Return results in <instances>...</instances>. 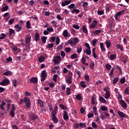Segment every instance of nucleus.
Here are the masks:
<instances>
[{
	"label": "nucleus",
	"mask_w": 129,
	"mask_h": 129,
	"mask_svg": "<svg viewBox=\"0 0 129 129\" xmlns=\"http://www.w3.org/2000/svg\"><path fill=\"white\" fill-rule=\"evenodd\" d=\"M96 50V48L95 47H94L92 49V53H93V56L95 59H96L97 58V55H96V53H95V50Z\"/></svg>",
	"instance_id": "nucleus-28"
},
{
	"label": "nucleus",
	"mask_w": 129,
	"mask_h": 129,
	"mask_svg": "<svg viewBox=\"0 0 129 129\" xmlns=\"http://www.w3.org/2000/svg\"><path fill=\"white\" fill-rule=\"evenodd\" d=\"M66 82L68 84H72V80H71L70 79H67Z\"/></svg>",
	"instance_id": "nucleus-60"
},
{
	"label": "nucleus",
	"mask_w": 129,
	"mask_h": 129,
	"mask_svg": "<svg viewBox=\"0 0 129 129\" xmlns=\"http://www.w3.org/2000/svg\"><path fill=\"white\" fill-rule=\"evenodd\" d=\"M101 32H102L101 30H96L94 31H91V34H94V35H98V34L101 33Z\"/></svg>",
	"instance_id": "nucleus-18"
},
{
	"label": "nucleus",
	"mask_w": 129,
	"mask_h": 129,
	"mask_svg": "<svg viewBox=\"0 0 129 129\" xmlns=\"http://www.w3.org/2000/svg\"><path fill=\"white\" fill-rule=\"evenodd\" d=\"M76 99H78V100H81L82 99V97H81V94H78L76 96Z\"/></svg>",
	"instance_id": "nucleus-53"
},
{
	"label": "nucleus",
	"mask_w": 129,
	"mask_h": 129,
	"mask_svg": "<svg viewBox=\"0 0 129 129\" xmlns=\"http://www.w3.org/2000/svg\"><path fill=\"white\" fill-rule=\"evenodd\" d=\"M105 67L107 70H110L111 69V65L109 64H106Z\"/></svg>",
	"instance_id": "nucleus-51"
},
{
	"label": "nucleus",
	"mask_w": 129,
	"mask_h": 129,
	"mask_svg": "<svg viewBox=\"0 0 129 129\" xmlns=\"http://www.w3.org/2000/svg\"><path fill=\"white\" fill-rule=\"evenodd\" d=\"M79 42V39L77 37L74 38H71L69 40L67 44V45H70V46H76L77 44Z\"/></svg>",
	"instance_id": "nucleus-1"
},
{
	"label": "nucleus",
	"mask_w": 129,
	"mask_h": 129,
	"mask_svg": "<svg viewBox=\"0 0 129 129\" xmlns=\"http://www.w3.org/2000/svg\"><path fill=\"white\" fill-rule=\"evenodd\" d=\"M120 104L121 106H122V108H127V105L126 104V103L124 102V100H121L120 101Z\"/></svg>",
	"instance_id": "nucleus-11"
},
{
	"label": "nucleus",
	"mask_w": 129,
	"mask_h": 129,
	"mask_svg": "<svg viewBox=\"0 0 129 129\" xmlns=\"http://www.w3.org/2000/svg\"><path fill=\"white\" fill-rule=\"evenodd\" d=\"M97 42V39H95L93 40H92V45H93V46L95 47V45L96 44Z\"/></svg>",
	"instance_id": "nucleus-62"
},
{
	"label": "nucleus",
	"mask_w": 129,
	"mask_h": 129,
	"mask_svg": "<svg viewBox=\"0 0 129 129\" xmlns=\"http://www.w3.org/2000/svg\"><path fill=\"white\" fill-rule=\"evenodd\" d=\"M64 51L66 53H70V52H71V48L69 47H66Z\"/></svg>",
	"instance_id": "nucleus-55"
},
{
	"label": "nucleus",
	"mask_w": 129,
	"mask_h": 129,
	"mask_svg": "<svg viewBox=\"0 0 129 129\" xmlns=\"http://www.w3.org/2000/svg\"><path fill=\"white\" fill-rule=\"evenodd\" d=\"M53 47H54V43H49L48 44H47L46 48L47 49H51V48H53Z\"/></svg>",
	"instance_id": "nucleus-37"
},
{
	"label": "nucleus",
	"mask_w": 129,
	"mask_h": 129,
	"mask_svg": "<svg viewBox=\"0 0 129 129\" xmlns=\"http://www.w3.org/2000/svg\"><path fill=\"white\" fill-rule=\"evenodd\" d=\"M109 97H110V92H106L104 98L106 99H108V98H109Z\"/></svg>",
	"instance_id": "nucleus-31"
},
{
	"label": "nucleus",
	"mask_w": 129,
	"mask_h": 129,
	"mask_svg": "<svg viewBox=\"0 0 129 129\" xmlns=\"http://www.w3.org/2000/svg\"><path fill=\"white\" fill-rule=\"evenodd\" d=\"M117 114H118L119 116L120 117H122V118H128V115L125 114L123 112H121L120 111H118L117 112Z\"/></svg>",
	"instance_id": "nucleus-8"
},
{
	"label": "nucleus",
	"mask_w": 129,
	"mask_h": 129,
	"mask_svg": "<svg viewBox=\"0 0 129 129\" xmlns=\"http://www.w3.org/2000/svg\"><path fill=\"white\" fill-rule=\"evenodd\" d=\"M59 107H60V108H61V109L66 110V109H67V107L65 106L64 105L60 104H59Z\"/></svg>",
	"instance_id": "nucleus-45"
},
{
	"label": "nucleus",
	"mask_w": 129,
	"mask_h": 129,
	"mask_svg": "<svg viewBox=\"0 0 129 129\" xmlns=\"http://www.w3.org/2000/svg\"><path fill=\"white\" fill-rule=\"evenodd\" d=\"M10 84V80L9 79H6L3 80V81L0 82V85L2 86H6L7 85H9Z\"/></svg>",
	"instance_id": "nucleus-4"
},
{
	"label": "nucleus",
	"mask_w": 129,
	"mask_h": 129,
	"mask_svg": "<svg viewBox=\"0 0 129 129\" xmlns=\"http://www.w3.org/2000/svg\"><path fill=\"white\" fill-rule=\"evenodd\" d=\"M99 100L101 103H106V102H107L105 99H104V98H103L102 96L99 97Z\"/></svg>",
	"instance_id": "nucleus-23"
},
{
	"label": "nucleus",
	"mask_w": 129,
	"mask_h": 129,
	"mask_svg": "<svg viewBox=\"0 0 129 129\" xmlns=\"http://www.w3.org/2000/svg\"><path fill=\"white\" fill-rule=\"evenodd\" d=\"M15 28H17V32H20V31H22V26H20L19 24L15 25Z\"/></svg>",
	"instance_id": "nucleus-29"
},
{
	"label": "nucleus",
	"mask_w": 129,
	"mask_h": 129,
	"mask_svg": "<svg viewBox=\"0 0 129 129\" xmlns=\"http://www.w3.org/2000/svg\"><path fill=\"white\" fill-rule=\"evenodd\" d=\"M38 103L39 104V106H40V107H41V108H43V107H44V101H43L41 99H38Z\"/></svg>",
	"instance_id": "nucleus-20"
},
{
	"label": "nucleus",
	"mask_w": 129,
	"mask_h": 129,
	"mask_svg": "<svg viewBox=\"0 0 129 129\" xmlns=\"http://www.w3.org/2000/svg\"><path fill=\"white\" fill-rule=\"evenodd\" d=\"M96 97H95V94H94V96H92L91 97V103L94 105L95 104H97V103H96Z\"/></svg>",
	"instance_id": "nucleus-15"
},
{
	"label": "nucleus",
	"mask_w": 129,
	"mask_h": 129,
	"mask_svg": "<svg viewBox=\"0 0 129 129\" xmlns=\"http://www.w3.org/2000/svg\"><path fill=\"white\" fill-rule=\"evenodd\" d=\"M51 114L52 115V121H53L54 123H55V124L56 123H58V118H57V117L56 116L57 113L54 112L53 113H51Z\"/></svg>",
	"instance_id": "nucleus-3"
},
{
	"label": "nucleus",
	"mask_w": 129,
	"mask_h": 129,
	"mask_svg": "<svg viewBox=\"0 0 129 129\" xmlns=\"http://www.w3.org/2000/svg\"><path fill=\"white\" fill-rule=\"evenodd\" d=\"M61 56H56L54 57L53 62L54 64L56 65H59L60 64V60H61Z\"/></svg>",
	"instance_id": "nucleus-5"
},
{
	"label": "nucleus",
	"mask_w": 129,
	"mask_h": 129,
	"mask_svg": "<svg viewBox=\"0 0 129 129\" xmlns=\"http://www.w3.org/2000/svg\"><path fill=\"white\" fill-rule=\"evenodd\" d=\"M86 50H84V53H86V55L90 56L91 55V50L90 49H85Z\"/></svg>",
	"instance_id": "nucleus-17"
},
{
	"label": "nucleus",
	"mask_w": 129,
	"mask_h": 129,
	"mask_svg": "<svg viewBox=\"0 0 129 129\" xmlns=\"http://www.w3.org/2000/svg\"><path fill=\"white\" fill-rule=\"evenodd\" d=\"M10 115L12 117H15V111L11 110L10 111Z\"/></svg>",
	"instance_id": "nucleus-58"
},
{
	"label": "nucleus",
	"mask_w": 129,
	"mask_h": 129,
	"mask_svg": "<svg viewBox=\"0 0 129 129\" xmlns=\"http://www.w3.org/2000/svg\"><path fill=\"white\" fill-rule=\"evenodd\" d=\"M15 21V18H13V19H11L10 20H9V25H13V23Z\"/></svg>",
	"instance_id": "nucleus-59"
},
{
	"label": "nucleus",
	"mask_w": 129,
	"mask_h": 129,
	"mask_svg": "<svg viewBox=\"0 0 129 129\" xmlns=\"http://www.w3.org/2000/svg\"><path fill=\"white\" fill-rule=\"evenodd\" d=\"M124 13V10H123L121 11H119V12H117L114 15V18L116 21H118V17H120L121 15H123Z\"/></svg>",
	"instance_id": "nucleus-7"
},
{
	"label": "nucleus",
	"mask_w": 129,
	"mask_h": 129,
	"mask_svg": "<svg viewBox=\"0 0 129 129\" xmlns=\"http://www.w3.org/2000/svg\"><path fill=\"white\" fill-rule=\"evenodd\" d=\"M89 65L90 69H91V70H93V69H94V67L95 66L94 62H91Z\"/></svg>",
	"instance_id": "nucleus-34"
},
{
	"label": "nucleus",
	"mask_w": 129,
	"mask_h": 129,
	"mask_svg": "<svg viewBox=\"0 0 129 129\" xmlns=\"http://www.w3.org/2000/svg\"><path fill=\"white\" fill-rule=\"evenodd\" d=\"M46 40H47V37L43 36L42 37H41V41L43 44H45V43H46Z\"/></svg>",
	"instance_id": "nucleus-39"
},
{
	"label": "nucleus",
	"mask_w": 129,
	"mask_h": 129,
	"mask_svg": "<svg viewBox=\"0 0 129 129\" xmlns=\"http://www.w3.org/2000/svg\"><path fill=\"white\" fill-rule=\"evenodd\" d=\"M109 59L110 60H114V59H116V54H111Z\"/></svg>",
	"instance_id": "nucleus-35"
},
{
	"label": "nucleus",
	"mask_w": 129,
	"mask_h": 129,
	"mask_svg": "<svg viewBox=\"0 0 129 129\" xmlns=\"http://www.w3.org/2000/svg\"><path fill=\"white\" fill-rule=\"evenodd\" d=\"M100 48L101 49V51L102 52H105L106 50L105 49V48H104V44H103V42H101L100 43Z\"/></svg>",
	"instance_id": "nucleus-22"
},
{
	"label": "nucleus",
	"mask_w": 129,
	"mask_h": 129,
	"mask_svg": "<svg viewBox=\"0 0 129 129\" xmlns=\"http://www.w3.org/2000/svg\"><path fill=\"white\" fill-rule=\"evenodd\" d=\"M72 1H62L61 3V6L62 7H65L66 6H68V5H70Z\"/></svg>",
	"instance_id": "nucleus-13"
},
{
	"label": "nucleus",
	"mask_w": 129,
	"mask_h": 129,
	"mask_svg": "<svg viewBox=\"0 0 129 129\" xmlns=\"http://www.w3.org/2000/svg\"><path fill=\"white\" fill-rule=\"evenodd\" d=\"M125 82V78H122L120 80V83L121 84H124Z\"/></svg>",
	"instance_id": "nucleus-50"
},
{
	"label": "nucleus",
	"mask_w": 129,
	"mask_h": 129,
	"mask_svg": "<svg viewBox=\"0 0 129 129\" xmlns=\"http://www.w3.org/2000/svg\"><path fill=\"white\" fill-rule=\"evenodd\" d=\"M41 78V82H44V81L46 80L47 78V72L46 70H44L42 72Z\"/></svg>",
	"instance_id": "nucleus-2"
},
{
	"label": "nucleus",
	"mask_w": 129,
	"mask_h": 129,
	"mask_svg": "<svg viewBox=\"0 0 129 129\" xmlns=\"http://www.w3.org/2000/svg\"><path fill=\"white\" fill-rule=\"evenodd\" d=\"M12 34H15V30L10 28L9 29V36H12Z\"/></svg>",
	"instance_id": "nucleus-43"
},
{
	"label": "nucleus",
	"mask_w": 129,
	"mask_h": 129,
	"mask_svg": "<svg viewBox=\"0 0 129 129\" xmlns=\"http://www.w3.org/2000/svg\"><path fill=\"white\" fill-rule=\"evenodd\" d=\"M51 23L53 24V25L54 26V27H59V26L57 25V24H58V23H57V22H56L55 21H52L51 22Z\"/></svg>",
	"instance_id": "nucleus-63"
},
{
	"label": "nucleus",
	"mask_w": 129,
	"mask_h": 129,
	"mask_svg": "<svg viewBox=\"0 0 129 129\" xmlns=\"http://www.w3.org/2000/svg\"><path fill=\"white\" fill-rule=\"evenodd\" d=\"M45 56H41L38 58V61L40 63H42V62H44L45 61Z\"/></svg>",
	"instance_id": "nucleus-27"
},
{
	"label": "nucleus",
	"mask_w": 129,
	"mask_h": 129,
	"mask_svg": "<svg viewBox=\"0 0 129 129\" xmlns=\"http://www.w3.org/2000/svg\"><path fill=\"white\" fill-rule=\"evenodd\" d=\"M26 28L27 29H31V23L29 21L26 23Z\"/></svg>",
	"instance_id": "nucleus-49"
},
{
	"label": "nucleus",
	"mask_w": 129,
	"mask_h": 129,
	"mask_svg": "<svg viewBox=\"0 0 129 129\" xmlns=\"http://www.w3.org/2000/svg\"><path fill=\"white\" fill-rule=\"evenodd\" d=\"M92 126L93 127V128H97L98 126L96 124V123L95 122H93L92 123Z\"/></svg>",
	"instance_id": "nucleus-57"
},
{
	"label": "nucleus",
	"mask_w": 129,
	"mask_h": 129,
	"mask_svg": "<svg viewBox=\"0 0 129 129\" xmlns=\"http://www.w3.org/2000/svg\"><path fill=\"white\" fill-rule=\"evenodd\" d=\"M9 10V6H6L5 7H3L2 9V12H7Z\"/></svg>",
	"instance_id": "nucleus-41"
},
{
	"label": "nucleus",
	"mask_w": 129,
	"mask_h": 129,
	"mask_svg": "<svg viewBox=\"0 0 129 129\" xmlns=\"http://www.w3.org/2000/svg\"><path fill=\"white\" fill-rule=\"evenodd\" d=\"M82 30L83 31V33H84V34H86V35H88V30H87V28L85 26H83Z\"/></svg>",
	"instance_id": "nucleus-24"
},
{
	"label": "nucleus",
	"mask_w": 129,
	"mask_h": 129,
	"mask_svg": "<svg viewBox=\"0 0 129 129\" xmlns=\"http://www.w3.org/2000/svg\"><path fill=\"white\" fill-rule=\"evenodd\" d=\"M106 46L107 49H109V47H110L111 43L108 40H106L105 41Z\"/></svg>",
	"instance_id": "nucleus-33"
},
{
	"label": "nucleus",
	"mask_w": 129,
	"mask_h": 129,
	"mask_svg": "<svg viewBox=\"0 0 129 129\" xmlns=\"http://www.w3.org/2000/svg\"><path fill=\"white\" fill-rule=\"evenodd\" d=\"M7 103L5 102V101H2V103L0 105V108L2 109V110H5V105H6Z\"/></svg>",
	"instance_id": "nucleus-21"
},
{
	"label": "nucleus",
	"mask_w": 129,
	"mask_h": 129,
	"mask_svg": "<svg viewBox=\"0 0 129 129\" xmlns=\"http://www.w3.org/2000/svg\"><path fill=\"white\" fill-rule=\"evenodd\" d=\"M129 87H127L125 89V90L124 91L125 94H126L127 95H129Z\"/></svg>",
	"instance_id": "nucleus-47"
},
{
	"label": "nucleus",
	"mask_w": 129,
	"mask_h": 129,
	"mask_svg": "<svg viewBox=\"0 0 129 129\" xmlns=\"http://www.w3.org/2000/svg\"><path fill=\"white\" fill-rule=\"evenodd\" d=\"M56 45H59L60 43V38H59V36H57L56 38Z\"/></svg>",
	"instance_id": "nucleus-48"
},
{
	"label": "nucleus",
	"mask_w": 129,
	"mask_h": 129,
	"mask_svg": "<svg viewBox=\"0 0 129 129\" xmlns=\"http://www.w3.org/2000/svg\"><path fill=\"white\" fill-rule=\"evenodd\" d=\"M80 85L82 87H83V88H85V87H86L85 83L83 81L81 82Z\"/></svg>",
	"instance_id": "nucleus-56"
},
{
	"label": "nucleus",
	"mask_w": 129,
	"mask_h": 129,
	"mask_svg": "<svg viewBox=\"0 0 129 129\" xmlns=\"http://www.w3.org/2000/svg\"><path fill=\"white\" fill-rule=\"evenodd\" d=\"M66 94L67 95H70L71 94V89L70 88H66Z\"/></svg>",
	"instance_id": "nucleus-32"
},
{
	"label": "nucleus",
	"mask_w": 129,
	"mask_h": 129,
	"mask_svg": "<svg viewBox=\"0 0 129 129\" xmlns=\"http://www.w3.org/2000/svg\"><path fill=\"white\" fill-rule=\"evenodd\" d=\"M97 26V21L96 20H94L92 24L90 26V28H91V29H94V28H96Z\"/></svg>",
	"instance_id": "nucleus-14"
},
{
	"label": "nucleus",
	"mask_w": 129,
	"mask_h": 129,
	"mask_svg": "<svg viewBox=\"0 0 129 129\" xmlns=\"http://www.w3.org/2000/svg\"><path fill=\"white\" fill-rule=\"evenodd\" d=\"M108 111H107V112H104L105 116L102 114V113H101L100 114V118H101V119L103 120V119H105V116H106V117H109V113H108Z\"/></svg>",
	"instance_id": "nucleus-10"
},
{
	"label": "nucleus",
	"mask_w": 129,
	"mask_h": 129,
	"mask_svg": "<svg viewBox=\"0 0 129 129\" xmlns=\"http://www.w3.org/2000/svg\"><path fill=\"white\" fill-rule=\"evenodd\" d=\"M38 82V78L36 77L33 78V83H37Z\"/></svg>",
	"instance_id": "nucleus-64"
},
{
	"label": "nucleus",
	"mask_w": 129,
	"mask_h": 129,
	"mask_svg": "<svg viewBox=\"0 0 129 129\" xmlns=\"http://www.w3.org/2000/svg\"><path fill=\"white\" fill-rule=\"evenodd\" d=\"M101 109L103 111H108L107 107H105V106H102Z\"/></svg>",
	"instance_id": "nucleus-44"
},
{
	"label": "nucleus",
	"mask_w": 129,
	"mask_h": 129,
	"mask_svg": "<svg viewBox=\"0 0 129 129\" xmlns=\"http://www.w3.org/2000/svg\"><path fill=\"white\" fill-rule=\"evenodd\" d=\"M13 73L11 71H6L5 73H3V75L5 76H9V75H12Z\"/></svg>",
	"instance_id": "nucleus-26"
},
{
	"label": "nucleus",
	"mask_w": 129,
	"mask_h": 129,
	"mask_svg": "<svg viewBox=\"0 0 129 129\" xmlns=\"http://www.w3.org/2000/svg\"><path fill=\"white\" fill-rule=\"evenodd\" d=\"M31 38L32 36H31V35L30 34H27L25 38L26 44H30V43H31Z\"/></svg>",
	"instance_id": "nucleus-9"
},
{
	"label": "nucleus",
	"mask_w": 129,
	"mask_h": 129,
	"mask_svg": "<svg viewBox=\"0 0 129 129\" xmlns=\"http://www.w3.org/2000/svg\"><path fill=\"white\" fill-rule=\"evenodd\" d=\"M58 77V75L55 74L53 75V80L54 82H57V78Z\"/></svg>",
	"instance_id": "nucleus-54"
},
{
	"label": "nucleus",
	"mask_w": 129,
	"mask_h": 129,
	"mask_svg": "<svg viewBox=\"0 0 129 129\" xmlns=\"http://www.w3.org/2000/svg\"><path fill=\"white\" fill-rule=\"evenodd\" d=\"M77 51L78 54H80L81 52H82V47H79L77 48Z\"/></svg>",
	"instance_id": "nucleus-40"
},
{
	"label": "nucleus",
	"mask_w": 129,
	"mask_h": 129,
	"mask_svg": "<svg viewBox=\"0 0 129 129\" xmlns=\"http://www.w3.org/2000/svg\"><path fill=\"white\" fill-rule=\"evenodd\" d=\"M76 7L74 8L73 10L72 11V14H79L80 13V11L78 9H75Z\"/></svg>",
	"instance_id": "nucleus-30"
},
{
	"label": "nucleus",
	"mask_w": 129,
	"mask_h": 129,
	"mask_svg": "<svg viewBox=\"0 0 129 129\" xmlns=\"http://www.w3.org/2000/svg\"><path fill=\"white\" fill-rule=\"evenodd\" d=\"M85 78L86 81H89V80L90 79L89 78V75H88V74L86 75H85Z\"/></svg>",
	"instance_id": "nucleus-61"
},
{
	"label": "nucleus",
	"mask_w": 129,
	"mask_h": 129,
	"mask_svg": "<svg viewBox=\"0 0 129 129\" xmlns=\"http://www.w3.org/2000/svg\"><path fill=\"white\" fill-rule=\"evenodd\" d=\"M13 84L14 87H17V85L18 84V81H17V80H14L13 81Z\"/></svg>",
	"instance_id": "nucleus-52"
},
{
	"label": "nucleus",
	"mask_w": 129,
	"mask_h": 129,
	"mask_svg": "<svg viewBox=\"0 0 129 129\" xmlns=\"http://www.w3.org/2000/svg\"><path fill=\"white\" fill-rule=\"evenodd\" d=\"M69 35L70 36V34H69L68 33V30H64L63 31V33H62V36H63V37L64 38H68V37H69Z\"/></svg>",
	"instance_id": "nucleus-16"
},
{
	"label": "nucleus",
	"mask_w": 129,
	"mask_h": 129,
	"mask_svg": "<svg viewBox=\"0 0 129 129\" xmlns=\"http://www.w3.org/2000/svg\"><path fill=\"white\" fill-rule=\"evenodd\" d=\"M75 73H76V74H77L79 76V78H81V72H80V71L79 70H77L75 71Z\"/></svg>",
	"instance_id": "nucleus-42"
},
{
	"label": "nucleus",
	"mask_w": 129,
	"mask_h": 129,
	"mask_svg": "<svg viewBox=\"0 0 129 129\" xmlns=\"http://www.w3.org/2000/svg\"><path fill=\"white\" fill-rule=\"evenodd\" d=\"M63 118L64 120H68L69 119V116H68V112L67 111L64 110Z\"/></svg>",
	"instance_id": "nucleus-12"
},
{
	"label": "nucleus",
	"mask_w": 129,
	"mask_h": 129,
	"mask_svg": "<svg viewBox=\"0 0 129 129\" xmlns=\"http://www.w3.org/2000/svg\"><path fill=\"white\" fill-rule=\"evenodd\" d=\"M71 59H76V58H78V54L74 53L71 55Z\"/></svg>",
	"instance_id": "nucleus-36"
},
{
	"label": "nucleus",
	"mask_w": 129,
	"mask_h": 129,
	"mask_svg": "<svg viewBox=\"0 0 129 129\" xmlns=\"http://www.w3.org/2000/svg\"><path fill=\"white\" fill-rule=\"evenodd\" d=\"M116 47L117 49L120 50V51H123V46L119 44H117Z\"/></svg>",
	"instance_id": "nucleus-25"
},
{
	"label": "nucleus",
	"mask_w": 129,
	"mask_h": 129,
	"mask_svg": "<svg viewBox=\"0 0 129 129\" xmlns=\"http://www.w3.org/2000/svg\"><path fill=\"white\" fill-rule=\"evenodd\" d=\"M24 102L26 104L27 108H29L31 106V101H30V98L28 97H25L24 98Z\"/></svg>",
	"instance_id": "nucleus-6"
},
{
	"label": "nucleus",
	"mask_w": 129,
	"mask_h": 129,
	"mask_svg": "<svg viewBox=\"0 0 129 129\" xmlns=\"http://www.w3.org/2000/svg\"><path fill=\"white\" fill-rule=\"evenodd\" d=\"M118 80H119L118 77H115V78H114L113 84H116L117 82H118Z\"/></svg>",
	"instance_id": "nucleus-38"
},
{
	"label": "nucleus",
	"mask_w": 129,
	"mask_h": 129,
	"mask_svg": "<svg viewBox=\"0 0 129 129\" xmlns=\"http://www.w3.org/2000/svg\"><path fill=\"white\" fill-rule=\"evenodd\" d=\"M35 40L36 42H38V41H40V34H39V33H36L35 34Z\"/></svg>",
	"instance_id": "nucleus-19"
},
{
	"label": "nucleus",
	"mask_w": 129,
	"mask_h": 129,
	"mask_svg": "<svg viewBox=\"0 0 129 129\" xmlns=\"http://www.w3.org/2000/svg\"><path fill=\"white\" fill-rule=\"evenodd\" d=\"M1 36H2L0 37V40H4V39L7 37V35H6L5 33L1 34Z\"/></svg>",
	"instance_id": "nucleus-46"
}]
</instances>
